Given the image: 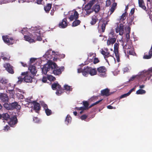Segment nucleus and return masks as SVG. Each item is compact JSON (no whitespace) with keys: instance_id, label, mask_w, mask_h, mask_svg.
<instances>
[{"instance_id":"nucleus-16","label":"nucleus","mask_w":152,"mask_h":152,"mask_svg":"<svg viewBox=\"0 0 152 152\" xmlns=\"http://www.w3.org/2000/svg\"><path fill=\"white\" fill-rule=\"evenodd\" d=\"M107 24V22L106 21V22H104L102 25L101 27H100L99 25H98V28L99 32L100 33H103L104 32L106 25Z\"/></svg>"},{"instance_id":"nucleus-25","label":"nucleus","mask_w":152,"mask_h":152,"mask_svg":"<svg viewBox=\"0 0 152 152\" xmlns=\"http://www.w3.org/2000/svg\"><path fill=\"white\" fill-rule=\"evenodd\" d=\"M138 4L139 7L145 10H146V7L143 0H138Z\"/></svg>"},{"instance_id":"nucleus-38","label":"nucleus","mask_w":152,"mask_h":152,"mask_svg":"<svg viewBox=\"0 0 152 152\" xmlns=\"http://www.w3.org/2000/svg\"><path fill=\"white\" fill-rule=\"evenodd\" d=\"M146 91L145 90L142 89H140L136 91V94H145Z\"/></svg>"},{"instance_id":"nucleus-30","label":"nucleus","mask_w":152,"mask_h":152,"mask_svg":"<svg viewBox=\"0 0 152 152\" xmlns=\"http://www.w3.org/2000/svg\"><path fill=\"white\" fill-rule=\"evenodd\" d=\"M114 53L115 54L117 61L118 62L120 61V56L118 50H114Z\"/></svg>"},{"instance_id":"nucleus-21","label":"nucleus","mask_w":152,"mask_h":152,"mask_svg":"<svg viewBox=\"0 0 152 152\" xmlns=\"http://www.w3.org/2000/svg\"><path fill=\"white\" fill-rule=\"evenodd\" d=\"M97 16V15H94L91 17V20L90 23L91 25H94L98 21V19Z\"/></svg>"},{"instance_id":"nucleus-22","label":"nucleus","mask_w":152,"mask_h":152,"mask_svg":"<svg viewBox=\"0 0 152 152\" xmlns=\"http://www.w3.org/2000/svg\"><path fill=\"white\" fill-rule=\"evenodd\" d=\"M12 110L14 109L20 110L21 108L20 106L19 105L17 102H15L11 103Z\"/></svg>"},{"instance_id":"nucleus-43","label":"nucleus","mask_w":152,"mask_h":152,"mask_svg":"<svg viewBox=\"0 0 152 152\" xmlns=\"http://www.w3.org/2000/svg\"><path fill=\"white\" fill-rule=\"evenodd\" d=\"M64 88L67 91H72V88L68 85H65L64 86Z\"/></svg>"},{"instance_id":"nucleus-11","label":"nucleus","mask_w":152,"mask_h":152,"mask_svg":"<svg viewBox=\"0 0 152 152\" xmlns=\"http://www.w3.org/2000/svg\"><path fill=\"white\" fill-rule=\"evenodd\" d=\"M58 26L61 28H65L68 26V22L66 18H64L60 22L58 25Z\"/></svg>"},{"instance_id":"nucleus-32","label":"nucleus","mask_w":152,"mask_h":152,"mask_svg":"<svg viewBox=\"0 0 152 152\" xmlns=\"http://www.w3.org/2000/svg\"><path fill=\"white\" fill-rule=\"evenodd\" d=\"M94 11L96 13L98 12L100 10V7L99 5L95 4L93 7Z\"/></svg>"},{"instance_id":"nucleus-56","label":"nucleus","mask_w":152,"mask_h":152,"mask_svg":"<svg viewBox=\"0 0 152 152\" xmlns=\"http://www.w3.org/2000/svg\"><path fill=\"white\" fill-rule=\"evenodd\" d=\"M99 61V59L97 58H95L94 59L93 63L94 64H96Z\"/></svg>"},{"instance_id":"nucleus-7","label":"nucleus","mask_w":152,"mask_h":152,"mask_svg":"<svg viewBox=\"0 0 152 152\" xmlns=\"http://www.w3.org/2000/svg\"><path fill=\"white\" fill-rule=\"evenodd\" d=\"M124 51L125 53L130 55H133L134 53V48L133 47L129 45H126L124 48Z\"/></svg>"},{"instance_id":"nucleus-23","label":"nucleus","mask_w":152,"mask_h":152,"mask_svg":"<svg viewBox=\"0 0 152 152\" xmlns=\"http://www.w3.org/2000/svg\"><path fill=\"white\" fill-rule=\"evenodd\" d=\"M33 104L34 105V110H35L36 112H37V111H39L41 107L40 104L36 102H34Z\"/></svg>"},{"instance_id":"nucleus-10","label":"nucleus","mask_w":152,"mask_h":152,"mask_svg":"<svg viewBox=\"0 0 152 152\" xmlns=\"http://www.w3.org/2000/svg\"><path fill=\"white\" fill-rule=\"evenodd\" d=\"M4 67L6 70L10 73L13 74L14 73L13 67L9 63L5 64H4Z\"/></svg>"},{"instance_id":"nucleus-34","label":"nucleus","mask_w":152,"mask_h":152,"mask_svg":"<svg viewBox=\"0 0 152 152\" xmlns=\"http://www.w3.org/2000/svg\"><path fill=\"white\" fill-rule=\"evenodd\" d=\"M107 58V60H106L108 63H109V62H111L113 61H115V58L112 55H111L110 56Z\"/></svg>"},{"instance_id":"nucleus-27","label":"nucleus","mask_w":152,"mask_h":152,"mask_svg":"<svg viewBox=\"0 0 152 152\" xmlns=\"http://www.w3.org/2000/svg\"><path fill=\"white\" fill-rule=\"evenodd\" d=\"M42 72L43 74L46 75L47 72L50 70L47 65L44 66L42 68Z\"/></svg>"},{"instance_id":"nucleus-6","label":"nucleus","mask_w":152,"mask_h":152,"mask_svg":"<svg viewBox=\"0 0 152 152\" xmlns=\"http://www.w3.org/2000/svg\"><path fill=\"white\" fill-rule=\"evenodd\" d=\"M2 37L4 42L8 45L13 44L14 43L13 38L10 37L8 35L3 36Z\"/></svg>"},{"instance_id":"nucleus-46","label":"nucleus","mask_w":152,"mask_h":152,"mask_svg":"<svg viewBox=\"0 0 152 152\" xmlns=\"http://www.w3.org/2000/svg\"><path fill=\"white\" fill-rule=\"evenodd\" d=\"M119 43L118 41L114 45V50H118Z\"/></svg>"},{"instance_id":"nucleus-5","label":"nucleus","mask_w":152,"mask_h":152,"mask_svg":"<svg viewBox=\"0 0 152 152\" xmlns=\"http://www.w3.org/2000/svg\"><path fill=\"white\" fill-rule=\"evenodd\" d=\"M52 89L53 90H57L56 94L60 95L62 93L63 89L61 88V86L57 83H54L52 84L51 86Z\"/></svg>"},{"instance_id":"nucleus-2","label":"nucleus","mask_w":152,"mask_h":152,"mask_svg":"<svg viewBox=\"0 0 152 152\" xmlns=\"http://www.w3.org/2000/svg\"><path fill=\"white\" fill-rule=\"evenodd\" d=\"M46 54L48 58L51 59L53 58H54L55 57H56V58H63L65 57L64 54H59L58 52L52 51V50L50 49L48 50L46 53Z\"/></svg>"},{"instance_id":"nucleus-33","label":"nucleus","mask_w":152,"mask_h":152,"mask_svg":"<svg viewBox=\"0 0 152 152\" xmlns=\"http://www.w3.org/2000/svg\"><path fill=\"white\" fill-rule=\"evenodd\" d=\"M4 107L8 110H12L11 103H5L4 104Z\"/></svg>"},{"instance_id":"nucleus-35","label":"nucleus","mask_w":152,"mask_h":152,"mask_svg":"<svg viewBox=\"0 0 152 152\" xmlns=\"http://www.w3.org/2000/svg\"><path fill=\"white\" fill-rule=\"evenodd\" d=\"M80 22H81L79 20L75 19V20L72 23V26L75 27L77 26L80 24Z\"/></svg>"},{"instance_id":"nucleus-47","label":"nucleus","mask_w":152,"mask_h":152,"mask_svg":"<svg viewBox=\"0 0 152 152\" xmlns=\"http://www.w3.org/2000/svg\"><path fill=\"white\" fill-rule=\"evenodd\" d=\"M91 7L88 3L84 7V9L85 10H91Z\"/></svg>"},{"instance_id":"nucleus-13","label":"nucleus","mask_w":152,"mask_h":152,"mask_svg":"<svg viewBox=\"0 0 152 152\" xmlns=\"http://www.w3.org/2000/svg\"><path fill=\"white\" fill-rule=\"evenodd\" d=\"M18 122L17 118L16 116L12 117L10 118V121L9 122V124L12 127L16 124Z\"/></svg>"},{"instance_id":"nucleus-42","label":"nucleus","mask_w":152,"mask_h":152,"mask_svg":"<svg viewBox=\"0 0 152 152\" xmlns=\"http://www.w3.org/2000/svg\"><path fill=\"white\" fill-rule=\"evenodd\" d=\"M134 19V16L131 15L129 17H128L127 19L128 21H129L130 23H132Z\"/></svg>"},{"instance_id":"nucleus-54","label":"nucleus","mask_w":152,"mask_h":152,"mask_svg":"<svg viewBox=\"0 0 152 152\" xmlns=\"http://www.w3.org/2000/svg\"><path fill=\"white\" fill-rule=\"evenodd\" d=\"M87 115H83L80 117V118L82 120H85L87 118Z\"/></svg>"},{"instance_id":"nucleus-8","label":"nucleus","mask_w":152,"mask_h":152,"mask_svg":"<svg viewBox=\"0 0 152 152\" xmlns=\"http://www.w3.org/2000/svg\"><path fill=\"white\" fill-rule=\"evenodd\" d=\"M97 72L100 74L101 77H104L105 75L107 69L104 66H100L97 69Z\"/></svg>"},{"instance_id":"nucleus-55","label":"nucleus","mask_w":152,"mask_h":152,"mask_svg":"<svg viewBox=\"0 0 152 152\" xmlns=\"http://www.w3.org/2000/svg\"><path fill=\"white\" fill-rule=\"evenodd\" d=\"M75 108L77 110H86V108L83 107H76Z\"/></svg>"},{"instance_id":"nucleus-41","label":"nucleus","mask_w":152,"mask_h":152,"mask_svg":"<svg viewBox=\"0 0 152 152\" xmlns=\"http://www.w3.org/2000/svg\"><path fill=\"white\" fill-rule=\"evenodd\" d=\"M102 100H103V99H102L99 100L98 101H97L96 102H95V103H93L91 105H90L87 108V109H88L91 108L92 107L94 106V105L98 104Z\"/></svg>"},{"instance_id":"nucleus-15","label":"nucleus","mask_w":152,"mask_h":152,"mask_svg":"<svg viewBox=\"0 0 152 152\" xmlns=\"http://www.w3.org/2000/svg\"><path fill=\"white\" fill-rule=\"evenodd\" d=\"M110 89L108 88H106L101 90V96H108L110 95L113 93L110 92Z\"/></svg>"},{"instance_id":"nucleus-18","label":"nucleus","mask_w":152,"mask_h":152,"mask_svg":"<svg viewBox=\"0 0 152 152\" xmlns=\"http://www.w3.org/2000/svg\"><path fill=\"white\" fill-rule=\"evenodd\" d=\"M79 14L77 12L75 11L74 12V13L71 15L69 17V19L70 21H72L74 19H77L78 18Z\"/></svg>"},{"instance_id":"nucleus-28","label":"nucleus","mask_w":152,"mask_h":152,"mask_svg":"<svg viewBox=\"0 0 152 152\" xmlns=\"http://www.w3.org/2000/svg\"><path fill=\"white\" fill-rule=\"evenodd\" d=\"M53 74L55 75H59L61 73V68L58 69V68H56L55 69L53 70Z\"/></svg>"},{"instance_id":"nucleus-31","label":"nucleus","mask_w":152,"mask_h":152,"mask_svg":"<svg viewBox=\"0 0 152 152\" xmlns=\"http://www.w3.org/2000/svg\"><path fill=\"white\" fill-rule=\"evenodd\" d=\"M1 118L7 121L10 118V116L7 113H4L1 115Z\"/></svg>"},{"instance_id":"nucleus-4","label":"nucleus","mask_w":152,"mask_h":152,"mask_svg":"<svg viewBox=\"0 0 152 152\" xmlns=\"http://www.w3.org/2000/svg\"><path fill=\"white\" fill-rule=\"evenodd\" d=\"M84 70L83 74L84 76H86L89 74L91 76H93L96 75L97 73V71L96 68H92L88 66L85 67Z\"/></svg>"},{"instance_id":"nucleus-3","label":"nucleus","mask_w":152,"mask_h":152,"mask_svg":"<svg viewBox=\"0 0 152 152\" xmlns=\"http://www.w3.org/2000/svg\"><path fill=\"white\" fill-rule=\"evenodd\" d=\"M31 30L33 31L32 36H33V38L37 40L41 41L42 38L40 35V31L38 27H32L31 28Z\"/></svg>"},{"instance_id":"nucleus-50","label":"nucleus","mask_w":152,"mask_h":152,"mask_svg":"<svg viewBox=\"0 0 152 152\" xmlns=\"http://www.w3.org/2000/svg\"><path fill=\"white\" fill-rule=\"evenodd\" d=\"M86 12L85 13V14L86 15H89L91 12H93V11L92 10H86Z\"/></svg>"},{"instance_id":"nucleus-20","label":"nucleus","mask_w":152,"mask_h":152,"mask_svg":"<svg viewBox=\"0 0 152 152\" xmlns=\"http://www.w3.org/2000/svg\"><path fill=\"white\" fill-rule=\"evenodd\" d=\"M28 69L33 75H35L37 72L36 67L33 65H30L28 67Z\"/></svg>"},{"instance_id":"nucleus-49","label":"nucleus","mask_w":152,"mask_h":152,"mask_svg":"<svg viewBox=\"0 0 152 152\" xmlns=\"http://www.w3.org/2000/svg\"><path fill=\"white\" fill-rule=\"evenodd\" d=\"M33 120L35 123H39L40 122L39 120L37 117H34L33 118Z\"/></svg>"},{"instance_id":"nucleus-44","label":"nucleus","mask_w":152,"mask_h":152,"mask_svg":"<svg viewBox=\"0 0 152 152\" xmlns=\"http://www.w3.org/2000/svg\"><path fill=\"white\" fill-rule=\"evenodd\" d=\"M83 103L84 107L86 108V110L87 109V108L88 107L89 104L88 102L86 101H83Z\"/></svg>"},{"instance_id":"nucleus-36","label":"nucleus","mask_w":152,"mask_h":152,"mask_svg":"<svg viewBox=\"0 0 152 152\" xmlns=\"http://www.w3.org/2000/svg\"><path fill=\"white\" fill-rule=\"evenodd\" d=\"M72 118L69 115H67L65 119V122L67 124L70 123L71 121Z\"/></svg>"},{"instance_id":"nucleus-40","label":"nucleus","mask_w":152,"mask_h":152,"mask_svg":"<svg viewBox=\"0 0 152 152\" xmlns=\"http://www.w3.org/2000/svg\"><path fill=\"white\" fill-rule=\"evenodd\" d=\"M45 112L46 115L48 116L52 114V112L51 110L48 108L46 109L45 110Z\"/></svg>"},{"instance_id":"nucleus-1","label":"nucleus","mask_w":152,"mask_h":152,"mask_svg":"<svg viewBox=\"0 0 152 152\" xmlns=\"http://www.w3.org/2000/svg\"><path fill=\"white\" fill-rule=\"evenodd\" d=\"M21 75L23 77H18V80L17 81L18 83H20L23 80L26 83H31L32 82V77L28 72H22Z\"/></svg>"},{"instance_id":"nucleus-39","label":"nucleus","mask_w":152,"mask_h":152,"mask_svg":"<svg viewBox=\"0 0 152 152\" xmlns=\"http://www.w3.org/2000/svg\"><path fill=\"white\" fill-rule=\"evenodd\" d=\"M126 14L127 13L126 12H125V13H123L121 16L120 20L122 21L124 20L126 18Z\"/></svg>"},{"instance_id":"nucleus-61","label":"nucleus","mask_w":152,"mask_h":152,"mask_svg":"<svg viewBox=\"0 0 152 152\" xmlns=\"http://www.w3.org/2000/svg\"><path fill=\"white\" fill-rule=\"evenodd\" d=\"M147 73L148 74H151L152 73V67L149 68L147 72Z\"/></svg>"},{"instance_id":"nucleus-12","label":"nucleus","mask_w":152,"mask_h":152,"mask_svg":"<svg viewBox=\"0 0 152 152\" xmlns=\"http://www.w3.org/2000/svg\"><path fill=\"white\" fill-rule=\"evenodd\" d=\"M0 99L2 102L5 103L8 102L9 99L7 94L2 93L0 94Z\"/></svg>"},{"instance_id":"nucleus-59","label":"nucleus","mask_w":152,"mask_h":152,"mask_svg":"<svg viewBox=\"0 0 152 152\" xmlns=\"http://www.w3.org/2000/svg\"><path fill=\"white\" fill-rule=\"evenodd\" d=\"M123 71L124 72H129V69L128 68L126 67L123 69Z\"/></svg>"},{"instance_id":"nucleus-52","label":"nucleus","mask_w":152,"mask_h":152,"mask_svg":"<svg viewBox=\"0 0 152 152\" xmlns=\"http://www.w3.org/2000/svg\"><path fill=\"white\" fill-rule=\"evenodd\" d=\"M129 94L128 92L126 94H124L121 95L120 97V99H121L122 98L126 97L127 96H129Z\"/></svg>"},{"instance_id":"nucleus-14","label":"nucleus","mask_w":152,"mask_h":152,"mask_svg":"<svg viewBox=\"0 0 152 152\" xmlns=\"http://www.w3.org/2000/svg\"><path fill=\"white\" fill-rule=\"evenodd\" d=\"M33 32V31H31V34H30L29 35H24V39L30 43L34 42V38H33V36H32Z\"/></svg>"},{"instance_id":"nucleus-9","label":"nucleus","mask_w":152,"mask_h":152,"mask_svg":"<svg viewBox=\"0 0 152 152\" xmlns=\"http://www.w3.org/2000/svg\"><path fill=\"white\" fill-rule=\"evenodd\" d=\"M124 25L123 24H120L119 26H118L115 28V32L116 33H119L120 35H122L124 33Z\"/></svg>"},{"instance_id":"nucleus-58","label":"nucleus","mask_w":152,"mask_h":152,"mask_svg":"<svg viewBox=\"0 0 152 152\" xmlns=\"http://www.w3.org/2000/svg\"><path fill=\"white\" fill-rule=\"evenodd\" d=\"M137 75H133L132 77H131L129 80V81L133 80L137 76Z\"/></svg>"},{"instance_id":"nucleus-26","label":"nucleus","mask_w":152,"mask_h":152,"mask_svg":"<svg viewBox=\"0 0 152 152\" xmlns=\"http://www.w3.org/2000/svg\"><path fill=\"white\" fill-rule=\"evenodd\" d=\"M52 7V4H48L46 6L44 7V9L45 11L47 13L49 12Z\"/></svg>"},{"instance_id":"nucleus-45","label":"nucleus","mask_w":152,"mask_h":152,"mask_svg":"<svg viewBox=\"0 0 152 152\" xmlns=\"http://www.w3.org/2000/svg\"><path fill=\"white\" fill-rule=\"evenodd\" d=\"M96 1L97 0H91L88 3V4L90 6L92 7L93 5L96 3Z\"/></svg>"},{"instance_id":"nucleus-17","label":"nucleus","mask_w":152,"mask_h":152,"mask_svg":"<svg viewBox=\"0 0 152 152\" xmlns=\"http://www.w3.org/2000/svg\"><path fill=\"white\" fill-rule=\"evenodd\" d=\"M116 39L114 37H111L110 36L108 37L107 40V46H109L111 45H113L116 42Z\"/></svg>"},{"instance_id":"nucleus-53","label":"nucleus","mask_w":152,"mask_h":152,"mask_svg":"<svg viewBox=\"0 0 152 152\" xmlns=\"http://www.w3.org/2000/svg\"><path fill=\"white\" fill-rule=\"evenodd\" d=\"M111 4L110 0H107L106 1V7H109Z\"/></svg>"},{"instance_id":"nucleus-57","label":"nucleus","mask_w":152,"mask_h":152,"mask_svg":"<svg viewBox=\"0 0 152 152\" xmlns=\"http://www.w3.org/2000/svg\"><path fill=\"white\" fill-rule=\"evenodd\" d=\"M130 33H127L126 35V37L127 41H128L130 38Z\"/></svg>"},{"instance_id":"nucleus-19","label":"nucleus","mask_w":152,"mask_h":152,"mask_svg":"<svg viewBox=\"0 0 152 152\" xmlns=\"http://www.w3.org/2000/svg\"><path fill=\"white\" fill-rule=\"evenodd\" d=\"M47 66L50 70L51 69L53 70L55 69L57 66L56 64L52 61L49 62Z\"/></svg>"},{"instance_id":"nucleus-24","label":"nucleus","mask_w":152,"mask_h":152,"mask_svg":"<svg viewBox=\"0 0 152 152\" xmlns=\"http://www.w3.org/2000/svg\"><path fill=\"white\" fill-rule=\"evenodd\" d=\"M149 55H147L145 53L144 55L143 56V58L145 59H149L151 58L152 56V47L151 48L148 52Z\"/></svg>"},{"instance_id":"nucleus-51","label":"nucleus","mask_w":152,"mask_h":152,"mask_svg":"<svg viewBox=\"0 0 152 152\" xmlns=\"http://www.w3.org/2000/svg\"><path fill=\"white\" fill-rule=\"evenodd\" d=\"M84 69H82L81 68H79V69H77V72L78 73H81V72H82L83 75H84L83 74V72L84 71Z\"/></svg>"},{"instance_id":"nucleus-29","label":"nucleus","mask_w":152,"mask_h":152,"mask_svg":"<svg viewBox=\"0 0 152 152\" xmlns=\"http://www.w3.org/2000/svg\"><path fill=\"white\" fill-rule=\"evenodd\" d=\"M117 4L116 3H114L113 4L111 8L110 9V15L112 14L114 11L116 9V7L117 6Z\"/></svg>"},{"instance_id":"nucleus-64","label":"nucleus","mask_w":152,"mask_h":152,"mask_svg":"<svg viewBox=\"0 0 152 152\" xmlns=\"http://www.w3.org/2000/svg\"><path fill=\"white\" fill-rule=\"evenodd\" d=\"M42 80V82L44 83H46L47 80V79L46 77H43Z\"/></svg>"},{"instance_id":"nucleus-63","label":"nucleus","mask_w":152,"mask_h":152,"mask_svg":"<svg viewBox=\"0 0 152 152\" xmlns=\"http://www.w3.org/2000/svg\"><path fill=\"white\" fill-rule=\"evenodd\" d=\"M1 83L3 84H6L8 82L7 80H1Z\"/></svg>"},{"instance_id":"nucleus-62","label":"nucleus","mask_w":152,"mask_h":152,"mask_svg":"<svg viewBox=\"0 0 152 152\" xmlns=\"http://www.w3.org/2000/svg\"><path fill=\"white\" fill-rule=\"evenodd\" d=\"M43 0H37L36 3L38 4H42V2Z\"/></svg>"},{"instance_id":"nucleus-60","label":"nucleus","mask_w":152,"mask_h":152,"mask_svg":"<svg viewBox=\"0 0 152 152\" xmlns=\"http://www.w3.org/2000/svg\"><path fill=\"white\" fill-rule=\"evenodd\" d=\"M136 88V86H135L134 88L131 89L128 92V93L130 95L131 93L133 91H134L135 90Z\"/></svg>"},{"instance_id":"nucleus-37","label":"nucleus","mask_w":152,"mask_h":152,"mask_svg":"<svg viewBox=\"0 0 152 152\" xmlns=\"http://www.w3.org/2000/svg\"><path fill=\"white\" fill-rule=\"evenodd\" d=\"M105 50L106 51V53L105 54V55H104V58L105 59V60H107V58H108V57H109V56H110L111 55L110 53L108 51V49L107 48H106L105 49Z\"/></svg>"},{"instance_id":"nucleus-48","label":"nucleus","mask_w":152,"mask_h":152,"mask_svg":"<svg viewBox=\"0 0 152 152\" xmlns=\"http://www.w3.org/2000/svg\"><path fill=\"white\" fill-rule=\"evenodd\" d=\"M48 79L51 81H54L56 79L55 77L52 75L49 76L48 77Z\"/></svg>"}]
</instances>
